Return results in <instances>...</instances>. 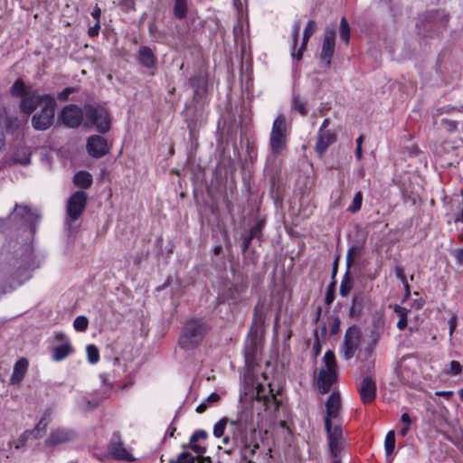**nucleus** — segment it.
I'll return each instance as SVG.
<instances>
[{
  "label": "nucleus",
  "mask_w": 463,
  "mask_h": 463,
  "mask_svg": "<svg viewBox=\"0 0 463 463\" xmlns=\"http://www.w3.org/2000/svg\"><path fill=\"white\" fill-rule=\"evenodd\" d=\"M228 422H230V420L224 417L214 424L213 435L216 438H221L223 436Z\"/></svg>",
  "instance_id": "obj_37"
},
{
  "label": "nucleus",
  "mask_w": 463,
  "mask_h": 463,
  "mask_svg": "<svg viewBox=\"0 0 463 463\" xmlns=\"http://www.w3.org/2000/svg\"><path fill=\"white\" fill-rule=\"evenodd\" d=\"M462 371L461 364L458 361H451L449 364V368L446 372L447 374L449 375H458Z\"/></svg>",
  "instance_id": "obj_43"
},
{
  "label": "nucleus",
  "mask_w": 463,
  "mask_h": 463,
  "mask_svg": "<svg viewBox=\"0 0 463 463\" xmlns=\"http://www.w3.org/2000/svg\"><path fill=\"white\" fill-rule=\"evenodd\" d=\"M287 146V123L285 117L280 114L273 121L269 137L270 150L274 155L280 154Z\"/></svg>",
  "instance_id": "obj_6"
},
{
  "label": "nucleus",
  "mask_w": 463,
  "mask_h": 463,
  "mask_svg": "<svg viewBox=\"0 0 463 463\" xmlns=\"http://www.w3.org/2000/svg\"><path fill=\"white\" fill-rule=\"evenodd\" d=\"M191 449L197 454V459H199L200 456H202L205 452V447L200 444L190 443Z\"/></svg>",
  "instance_id": "obj_46"
},
{
  "label": "nucleus",
  "mask_w": 463,
  "mask_h": 463,
  "mask_svg": "<svg viewBox=\"0 0 463 463\" xmlns=\"http://www.w3.org/2000/svg\"><path fill=\"white\" fill-rule=\"evenodd\" d=\"M89 325V321L86 317L79 316L73 321V327L76 331L84 332Z\"/></svg>",
  "instance_id": "obj_39"
},
{
  "label": "nucleus",
  "mask_w": 463,
  "mask_h": 463,
  "mask_svg": "<svg viewBox=\"0 0 463 463\" xmlns=\"http://www.w3.org/2000/svg\"><path fill=\"white\" fill-rule=\"evenodd\" d=\"M100 15L101 10L98 5H96L91 11V16L96 20V22H99Z\"/></svg>",
  "instance_id": "obj_52"
},
{
  "label": "nucleus",
  "mask_w": 463,
  "mask_h": 463,
  "mask_svg": "<svg viewBox=\"0 0 463 463\" xmlns=\"http://www.w3.org/2000/svg\"><path fill=\"white\" fill-rule=\"evenodd\" d=\"M291 108L293 110L298 111L302 116L307 115V102L301 100L298 95L293 94Z\"/></svg>",
  "instance_id": "obj_31"
},
{
  "label": "nucleus",
  "mask_w": 463,
  "mask_h": 463,
  "mask_svg": "<svg viewBox=\"0 0 463 463\" xmlns=\"http://www.w3.org/2000/svg\"><path fill=\"white\" fill-rule=\"evenodd\" d=\"M335 287V282H333L331 285H330V288H333ZM334 300V295L333 293L330 292V290L327 291L326 293V302L329 305L333 302Z\"/></svg>",
  "instance_id": "obj_57"
},
{
  "label": "nucleus",
  "mask_w": 463,
  "mask_h": 463,
  "mask_svg": "<svg viewBox=\"0 0 463 463\" xmlns=\"http://www.w3.org/2000/svg\"><path fill=\"white\" fill-rule=\"evenodd\" d=\"M87 205V194L83 191L75 192L68 200L66 206V231L69 237L74 236L78 225L74 222L81 216Z\"/></svg>",
  "instance_id": "obj_2"
},
{
  "label": "nucleus",
  "mask_w": 463,
  "mask_h": 463,
  "mask_svg": "<svg viewBox=\"0 0 463 463\" xmlns=\"http://www.w3.org/2000/svg\"><path fill=\"white\" fill-rule=\"evenodd\" d=\"M100 29L99 22H96L95 24L89 28L88 34L90 37H95L99 34Z\"/></svg>",
  "instance_id": "obj_49"
},
{
  "label": "nucleus",
  "mask_w": 463,
  "mask_h": 463,
  "mask_svg": "<svg viewBox=\"0 0 463 463\" xmlns=\"http://www.w3.org/2000/svg\"><path fill=\"white\" fill-rule=\"evenodd\" d=\"M57 108L56 101L52 96L43 98V105L40 111L32 117V126L35 130L44 131L50 128L54 121L55 110Z\"/></svg>",
  "instance_id": "obj_4"
},
{
  "label": "nucleus",
  "mask_w": 463,
  "mask_h": 463,
  "mask_svg": "<svg viewBox=\"0 0 463 463\" xmlns=\"http://www.w3.org/2000/svg\"><path fill=\"white\" fill-rule=\"evenodd\" d=\"M207 438V432L205 430H200L191 436L190 443L197 442L199 439H205Z\"/></svg>",
  "instance_id": "obj_45"
},
{
  "label": "nucleus",
  "mask_w": 463,
  "mask_h": 463,
  "mask_svg": "<svg viewBox=\"0 0 463 463\" xmlns=\"http://www.w3.org/2000/svg\"><path fill=\"white\" fill-rule=\"evenodd\" d=\"M230 425L239 432L248 428L254 430V412L253 410L246 404H241L235 419L230 420Z\"/></svg>",
  "instance_id": "obj_10"
},
{
  "label": "nucleus",
  "mask_w": 463,
  "mask_h": 463,
  "mask_svg": "<svg viewBox=\"0 0 463 463\" xmlns=\"http://www.w3.org/2000/svg\"><path fill=\"white\" fill-rule=\"evenodd\" d=\"M323 365L319 370L317 376V386L321 393L325 394L330 392L332 385L336 383L337 364L333 351L327 350L322 359Z\"/></svg>",
  "instance_id": "obj_3"
},
{
  "label": "nucleus",
  "mask_w": 463,
  "mask_h": 463,
  "mask_svg": "<svg viewBox=\"0 0 463 463\" xmlns=\"http://www.w3.org/2000/svg\"><path fill=\"white\" fill-rule=\"evenodd\" d=\"M361 342V331L356 326H350L345 335L344 342L340 347V354L345 360L354 357Z\"/></svg>",
  "instance_id": "obj_7"
},
{
  "label": "nucleus",
  "mask_w": 463,
  "mask_h": 463,
  "mask_svg": "<svg viewBox=\"0 0 463 463\" xmlns=\"http://www.w3.org/2000/svg\"><path fill=\"white\" fill-rule=\"evenodd\" d=\"M361 401L364 404L372 403L376 397V384L375 382L369 376L363 379L358 388Z\"/></svg>",
  "instance_id": "obj_19"
},
{
  "label": "nucleus",
  "mask_w": 463,
  "mask_h": 463,
  "mask_svg": "<svg viewBox=\"0 0 463 463\" xmlns=\"http://www.w3.org/2000/svg\"><path fill=\"white\" fill-rule=\"evenodd\" d=\"M75 91L74 88H65L63 90L58 93V99L60 101H66L69 99V96Z\"/></svg>",
  "instance_id": "obj_44"
},
{
  "label": "nucleus",
  "mask_w": 463,
  "mask_h": 463,
  "mask_svg": "<svg viewBox=\"0 0 463 463\" xmlns=\"http://www.w3.org/2000/svg\"><path fill=\"white\" fill-rule=\"evenodd\" d=\"M222 443L224 445L230 446V448L226 450L228 454H231L236 447H240L243 450L244 457L254 455L256 450L259 449V444L256 441H249L247 437H241L239 439L235 436L232 438L225 436L222 439Z\"/></svg>",
  "instance_id": "obj_11"
},
{
  "label": "nucleus",
  "mask_w": 463,
  "mask_h": 463,
  "mask_svg": "<svg viewBox=\"0 0 463 463\" xmlns=\"http://www.w3.org/2000/svg\"><path fill=\"white\" fill-rule=\"evenodd\" d=\"M29 362L24 357H21L15 362L10 377V383L12 385H19L21 383L26 374Z\"/></svg>",
  "instance_id": "obj_22"
},
{
  "label": "nucleus",
  "mask_w": 463,
  "mask_h": 463,
  "mask_svg": "<svg viewBox=\"0 0 463 463\" xmlns=\"http://www.w3.org/2000/svg\"><path fill=\"white\" fill-rule=\"evenodd\" d=\"M54 337H55V339H56V340H58V341H62V342H64V341L68 340V339L66 338L65 334H64V333H62V332H56V333H55V335H54Z\"/></svg>",
  "instance_id": "obj_61"
},
{
  "label": "nucleus",
  "mask_w": 463,
  "mask_h": 463,
  "mask_svg": "<svg viewBox=\"0 0 463 463\" xmlns=\"http://www.w3.org/2000/svg\"><path fill=\"white\" fill-rule=\"evenodd\" d=\"M336 141V134L331 130L317 132V140L316 143V152L319 156H323L328 146Z\"/></svg>",
  "instance_id": "obj_20"
},
{
  "label": "nucleus",
  "mask_w": 463,
  "mask_h": 463,
  "mask_svg": "<svg viewBox=\"0 0 463 463\" xmlns=\"http://www.w3.org/2000/svg\"><path fill=\"white\" fill-rule=\"evenodd\" d=\"M317 27V23L314 20H310L307 23L304 30L301 46L297 52H294V50L291 52V55L293 58L297 59L298 61H300L302 59L303 52L307 47V42L309 38L312 36V34L316 32Z\"/></svg>",
  "instance_id": "obj_23"
},
{
  "label": "nucleus",
  "mask_w": 463,
  "mask_h": 463,
  "mask_svg": "<svg viewBox=\"0 0 463 463\" xmlns=\"http://www.w3.org/2000/svg\"><path fill=\"white\" fill-rule=\"evenodd\" d=\"M300 29H301V23L299 20L296 21L293 24V30H292V43H291V52L294 50V52H297L296 51V48H297V44H298V36H299V33H300Z\"/></svg>",
  "instance_id": "obj_40"
},
{
  "label": "nucleus",
  "mask_w": 463,
  "mask_h": 463,
  "mask_svg": "<svg viewBox=\"0 0 463 463\" xmlns=\"http://www.w3.org/2000/svg\"><path fill=\"white\" fill-rule=\"evenodd\" d=\"M394 271H395V275H396L397 279L402 283H405L407 281V279L404 275V269L402 266H396Z\"/></svg>",
  "instance_id": "obj_47"
},
{
  "label": "nucleus",
  "mask_w": 463,
  "mask_h": 463,
  "mask_svg": "<svg viewBox=\"0 0 463 463\" xmlns=\"http://www.w3.org/2000/svg\"><path fill=\"white\" fill-rule=\"evenodd\" d=\"M458 265L463 266V248L457 249L452 252Z\"/></svg>",
  "instance_id": "obj_48"
},
{
  "label": "nucleus",
  "mask_w": 463,
  "mask_h": 463,
  "mask_svg": "<svg viewBox=\"0 0 463 463\" xmlns=\"http://www.w3.org/2000/svg\"><path fill=\"white\" fill-rule=\"evenodd\" d=\"M251 241H252V235H247V236L244 238V240H243V241H242V243H241V250H242L243 252H245V251L249 249V247H250V245Z\"/></svg>",
  "instance_id": "obj_50"
},
{
  "label": "nucleus",
  "mask_w": 463,
  "mask_h": 463,
  "mask_svg": "<svg viewBox=\"0 0 463 463\" xmlns=\"http://www.w3.org/2000/svg\"><path fill=\"white\" fill-rule=\"evenodd\" d=\"M109 451L112 457L118 460L134 461L135 458L131 453L124 447L118 433H113L109 444Z\"/></svg>",
  "instance_id": "obj_17"
},
{
  "label": "nucleus",
  "mask_w": 463,
  "mask_h": 463,
  "mask_svg": "<svg viewBox=\"0 0 463 463\" xmlns=\"http://www.w3.org/2000/svg\"><path fill=\"white\" fill-rule=\"evenodd\" d=\"M31 90H33L31 87L26 86L21 79L16 80L11 87L12 95L14 97H20L21 99L28 94Z\"/></svg>",
  "instance_id": "obj_30"
},
{
  "label": "nucleus",
  "mask_w": 463,
  "mask_h": 463,
  "mask_svg": "<svg viewBox=\"0 0 463 463\" xmlns=\"http://www.w3.org/2000/svg\"><path fill=\"white\" fill-rule=\"evenodd\" d=\"M76 437L77 433L71 429L57 428L51 431L49 437L45 439V445L47 447H55L72 441Z\"/></svg>",
  "instance_id": "obj_15"
},
{
  "label": "nucleus",
  "mask_w": 463,
  "mask_h": 463,
  "mask_svg": "<svg viewBox=\"0 0 463 463\" xmlns=\"http://www.w3.org/2000/svg\"><path fill=\"white\" fill-rule=\"evenodd\" d=\"M15 211L17 214L21 216L22 219H24L25 222L33 221V217L36 216V213L33 211L27 205H15Z\"/></svg>",
  "instance_id": "obj_32"
},
{
  "label": "nucleus",
  "mask_w": 463,
  "mask_h": 463,
  "mask_svg": "<svg viewBox=\"0 0 463 463\" xmlns=\"http://www.w3.org/2000/svg\"><path fill=\"white\" fill-rule=\"evenodd\" d=\"M329 124H330L329 118H325L318 130L327 131L326 128L329 126Z\"/></svg>",
  "instance_id": "obj_62"
},
{
  "label": "nucleus",
  "mask_w": 463,
  "mask_h": 463,
  "mask_svg": "<svg viewBox=\"0 0 463 463\" xmlns=\"http://www.w3.org/2000/svg\"><path fill=\"white\" fill-rule=\"evenodd\" d=\"M139 62L146 68H152L156 64L155 53L151 48L142 46L138 51Z\"/></svg>",
  "instance_id": "obj_27"
},
{
  "label": "nucleus",
  "mask_w": 463,
  "mask_h": 463,
  "mask_svg": "<svg viewBox=\"0 0 463 463\" xmlns=\"http://www.w3.org/2000/svg\"><path fill=\"white\" fill-rule=\"evenodd\" d=\"M437 396L444 397L446 399H450L453 396V392L451 391H438L435 392Z\"/></svg>",
  "instance_id": "obj_54"
},
{
  "label": "nucleus",
  "mask_w": 463,
  "mask_h": 463,
  "mask_svg": "<svg viewBox=\"0 0 463 463\" xmlns=\"http://www.w3.org/2000/svg\"><path fill=\"white\" fill-rule=\"evenodd\" d=\"M269 311L270 305L266 304L263 300H259L253 311V324L257 327L262 326Z\"/></svg>",
  "instance_id": "obj_24"
},
{
  "label": "nucleus",
  "mask_w": 463,
  "mask_h": 463,
  "mask_svg": "<svg viewBox=\"0 0 463 463\" xmlns=\"http://www.w3.org/2000/svg\"><path fill=\"white\" fill-rule=\"evenodd\" d=\"M362 201H363V195L361 192H358L355 194L352 205L349 206L348 210L351 213H355L361 209L362 206Z\"/></svg>",
  "instance_id": "obj_42"
},
{
  "label": "nucleus",
  "mask_w": 463,
  "mask_h": 463,
  "mask_svg": "<svg viewBox=\"0 0 463 463\" xmlns=\"http://www.w3.org/2000/svg\"><path fill=\"white\" fill-rule=\"evenodd\" d=\"M395 313L401 317H407V312L408 310L404 307H402L400 306H396L394 308Z\"/></svg>",
  "instance_id": "obj_51"
},
{
  "label": "nucleus",
  "mask_w": 463,
  "mask_h": 463,
  "mask_svg": "<svg viewBox=\"0 0 463 463\" xmlns=\"http://www.w3.org/2000/svg\"><path fill=\"white\" fill-rule=\"evenodd\" d=\"M47 413H44V415L42 417V419L37 423L35 429L32 431V433L34 434V436L37 438L41 435V432L44 431L48 425V420H47Z\"/></svg>",
  "instance_id": "obj_41"
},
{
  "label": "nucleus",
  "mask_w": 463,
  "mask_h": 463,
  "mask_svg": "<svg viewBox=\"0 0 463 463\" xmlns=\"http://www.w3.org/2000/svg\"><path fill=\"white\" fill-rule=\"evenodd\" d=\"M407 323H408L407 317H401L397 323V327L400 330H403L407 326Z\"/></svg>",
  "instance_id": "obj_58"
},
{
  "label": "nucleus",
  "mask_w": 463,
  "mask_h": 463,
  "mask_svg": "<svg viewBox=\"0 0 463 463\" xmlns=\"http://www.w3.org/2000/svg\"><path fill=\"white\" fill-rule=\"evenodd\" d=\"M219 399H220L219 394H218V393H216V392H213V393H211V394L208 396V398H207V402H218V401H219Z\"/></svg>",
  "instance_id": "obj_60"
},
{
  "label": "nucleus",
  "mask_w": 463,
  "mask_h": 463,
  "mask_svg": "<svg viewBox=\"0 0 463 463\" xmlns=\"http://www.w3.org/2000/svg\"><path fill=\"white\" fill-rule=\"evenodd\" d=\"M256 400L262 402L264 410L269 414H274L279 408L281 401L278 400L270 388V384L265 387L262 384H258L256 387Z\"/></svg>",
  "instance_id": "obj_9"
},
{
  "label": "nucleus",
  "mask_w": 463,
  "mask_h": 463,
  "mask_svg": "<svg viewBox=\"0 0 463 463\" xmlns=\"http://www.w3.org/2000/svg\"><path fill=\"white\" fill-rule=\"evenodd\" d=\"M28 278L29 274L25 268L14 269L10 265L0 267V285L2 286L3 293L14 289L28 279Z\"/></svg>",
  "instance_id": "obj_5"
},
{
  "label": "nucleus",
  "mask_w": 463,
  "mask_h": 463,
  "mask_svg": "<svg viewBox=\"0 0 463 463\" xmlns=\"http://www.w3.org/2000/svg\"><path fill=\"white\" fill-rule=\"evenodd\" d=\"M88 361L94 364L99 360V351L95 345H88L86 347Z\"/></svg>",
  "instance_id": "obj_35"
},
{
  "label": "nucleus",
  "mask_w": 463,
  "mask_h": 463,
  "mask_svg": "<svg viewBox=\"0 0 463 463\" xmlns=\"http://www.w3.org/2000/svg\"><path fill=\"white\" fill-rule=\"evenodd\" d=\"M355 157L358 161H360L363 157V148L362 147H359V146H356L355 148Z\"/></svg>",
  "instance_id": "obj_63"
},
{
  "label": "nucleus",
  "mask_w": 463,
  "mask_h": 463,
  "mask_svg": "<svg viewBox=\"0 0 463 463\" xmlns=\"http://www.w3.org/2000/svg\"><path fill=\"white\" fill-rule=\"evenodd\" d=\"M335 33L334 30L327 29L325 31V36L322 43V51L320 59L326 63V67L331 65V61L335 53Z\"/></svg>",
  "instance_id": "obj_18"
},
{
  "label": "nucleus",
  "mask_w": 463,
  "mask_h": 463,
  "mask_svg": "<svg viewBox=\"0 0 463 463\" xmlns=\"http://www.w3.org/2000/svg\"><path fill=\"white\" fill-rule=\"evenodd\" d=\"M73 183L80 188H88L92 184V176L86 171H79L74 175Z\"/></svg>",
  "instance_id": "obj_28"
},
{
  "label": "nucleus",
  "mask_w": 463,
  "mask_h": 463,
  "mask_svg": "<svg viewBox=\"0 0 463 463\" xmlns=\"http://www.w3.org/2000/svg\"><path fill=\"white\" fill-rule=\"evenodd\" d=\"M87 118L99 133L105 134L110 128V116L105 108L90 106L87 109Z\"/></svg>",
  "instance_id": "obj_8"
},
{
  "label": "nucleus",
  "mask_w": 463,
  "mask_h": 463,
  "mask_svg": "<svg viewBox=\"0 0 463 463\" xmlns=\"http://www.w3.org/2000/svg\"><path fill=\"white\" fill-rule=\"evenodd\" d=\"M87 151L94 158H99L107 155L109 151V146L106 138L92 135L87 140Z\"/></svg>",
  "instance_id": "obj_16"
},
{
  "label": "nucleus",
  "mask_w": 463,
  "mask_h": 463,
  "mask_svg": "<svg viewBox=\"0 0 463 463\" xmlns=\"http://www.w3.org/2000/svg\"><path fill=\"white\" fill-rule=\"evenodd\" d=\"M60 118L66 127L75 128L80 125L83 113L80 108L71 104L61 109Z\"/></svg>",
  "instance_id": "obj_13"
},
{
  "label": "nucleus",
  "mask_w": 463,
  "mask_h": 463,
  "mask_svg": "<svg viewBox=\"0 0 463 463\" xmlns=\"http://www.w3.org/2000/svg\"><path fill=\"white\" fill-rule=\"evenodd\" d=\"M187 12V5L186 0H175L174 14L175 16L178 19H183L185 17Z\"/></svg>",
  "instance_id": "obj_33"
},
{
  "label": "nucleus",
  "mask_w": 463,
  "mask_h": 463,
  "mask_svg": "<svg viewBox=\"0 0 463 463\" xmlns=\"http://www.w3.org/2000/svg\"><path fill=\"white\" fill-rule=\"evenodd\" d=\"M364 309V298L363 296L354 295L352 300V306L349 310L350 317H359Z\"/></svg>",
  "instance_id": "obj_29"
},
{
  "label": "nucleus",
  "mask_w": 463,
  "mask_h": 463,
  "mask_svg": "<svg viewBox=\"0 0 463 463\" xmlns=\"http://www.w3.org/2000/svg\"><path fill=\"white\" fill-rule=\"evenodd\" d=\"M395 448V433L393 430H390L384 439V449L386 456H390Z\"/></svg>",
  "instance_id": "obj_34"
},
{
  "label": "nucleus",
  "mask_w": 463,
  "mask_h": 463,
  "mask_svg": "<svg viewBox=\"0 0 463 463\" xmlns=\"http://www.w3.org/2000/svg\"><path fill=\"white\" fill-rule=\"evenodd\" d=\"M325 428L327 433L329 449L333 456H336L342 449L343 430L340 425L332 426L329 419H325Z\"/></svg>",
  "instance_id": "obj_12"
},
{
  "label": "nucleus",
  "mask_w": 463,
  "mask_h": 463,
  "mask_svg": "<svg viewBox=\"0 0 463 463\" xmlns=\"http://www.w3.org/2000/svg\"><path fill=\"white\" fill-rule=\"evenodd\" d=\"M74 352V349L70 340L64 341L61 345H56L52 351V359L54 362H60L64 360L70 354Z\"/></svg>",
  "instance_id": "obj_26"
},
{
  "label": "nucleus",
  "mask_w": 463,
  "mask_h": 463,
  "mask_svg": "<svg viewBox=\"0 0 463 463\" xmlns=\"http://www.w3.org/2000/svg\"><path fill=\"white\" fill-rule=\"evenodd\" d=\"M46 96L51 95L39 94L36 90H31L28 94L21 99L19 105L21 112L25 115L32 114L37 109V107H42L43 105V98Z\"/></svg>",
  "instance_id": "obj_14"
},
{
  "label": "nucleus",
  "mask_w": 463,
  "mask_h": 463,
  "mask_svg": "<svg viewBox=\"0 0 463 463\" xmlns=\"http://www.w3.org/2000/svg\"><path fill=\"white\" fill-rule=\"evenodd\" d=\"M196 460H198L197 457L189 451H184L179 454L176 459H172L170 463H195Z\"/></svg>",
  "instance_id": "obj_36"
},
{
  "label": "nucleus",
  "mask_w": 463,
  "mask_h": 463,
  "mask_svg": "<svg viewBox=\"0 0 463 463\" xmlns=\"http://www.w3.org/2000/svg\"><path fill=\"white\" fill-rule=\"evenodd\" d=\"M101 402H102V400L100 398H95V399H93V401H89L88 408L89 409L96 408L101 403Z\"/></svg>",
  "instance_id": "obj_55"
},
{
  "label": "nucleus",
  "mask_w": 463,
  "mask_h": 463,
  "mask_svg": "<svg viewBox=\"0 0 463 463\" xmlns=\"http://www.w3.org/2000/svg\"><path fill=\"white\" fill-rule=\"evenodd\" d=\"M209 326L201 318H192L184 325L178 345L184 351H193L198 348L209 332Z\"/></svg>",
  "instance_id": "obj_1"
},
{
  "label": "nucleus",
  "mask_w": 463,
  "mask_h": 463,
  "mask_svg": "<svg viewBox=\"0 0 463 463\" xmlns=\"http://www.w3.org/2000/svg\"><path fill=\"white\" fill-rule=\"evenodd\" d=\"M449 335H452L453 333H454V330L457 326V318L456 317H452L449 318Z\"/></svg>",
  "instance_id": "obj_53"
},
{
  "label": "nucleus",
  "mask_w": 463,
  "mask_h": 463,
  "mask_svg": "<svg viewBox=\"0 0 463 463\" xmlns=\"http://www.w3.org/2000/svg\"><path fill=\"white\" fill-rule=\"evenodd\" d=\"M340 319L338 317H335L333 326L331 328L332 335H335L339 330Z\"/></svg>",
  "instance_id": "obj_56"
},
{
  "label": "nucleus",
  "mask_w": 463,
  "mask_h": 463,
  "mask_svg": "<svg viewBox=\"0 0 463 463\" xmlns=\"http://www.w3.org/2000/svg\"><path fill=\"white\" fill-rule=\"evenodd\" d=\"M214 255H219L222 251V246L221 244L215 245L213 248Z\"/></svg>",
  "instance_id": "obj_64"
},
{
  "label": "nucleus",
  "mask_w": 463,
  "mask_h": 463,
  "mask_svg": "<svg viewBox=\"0 0 463 463\" xmlns=\"http://www.w3.org/2000/svg\"><path fill=\"white\" fill-rule=\"evenodd\" d=\"M354 252L358 253L359 249L356 247H352L348 250L347 254H346L347 270L345 271V273L343 277V279L340 284V288H339V293L342 297H346L350 293V291L353 288V281H352V279L350 276L349 268H350V263H351V260L353 258V253H354Z\"/></svg>",
  "instance_id": "obj_21"
},
{
  "label": "nucleus",
  "mask_w": 463,
  "mask_h": 463,
  "mask_svg": "<svg viewBox=\"0 0 463 463\" xmlns=\"http://www.w3.org/2000/svg\"><path fill=\"white\" fill-rule=\"evenodd\" d=\"M341 407V399L338 393H332L327 402H326V419L332 420L337 418Z\"/></svg>",
  "instance_id": "obj_25"
},
{
  "label": "nucleus",
  "mask_w": 463,
  "mask_h": 463,
  "mask_svg": "<svg viewBox=\"0 0 463 463\" xmlns=\"http://www.w3.org/2000/svg\"><path fill=\"white\" fill-rule=\"evenodd\" d=\"M401 420L403 423L407 424V426H410L411 423V417L408 413L404 412L402 414Z\"/></svg>",
  "instance_id": "obj_59"
},
{
  "label": "nucleus",
  "mask_w": 463,
  "mask_h": 463,
  "mask_svg": "<svg viewBox=\"0 0 463 463\" xmlns=\"http://www.w3.org/2000/svg\"><path fill=\"white\" fill-rule=\"evenodd\" d=\"M339 34H340V38L345 41L346 43H349V39H350V28H349V25L346 22V19L345 17H343L341 19V23H340V28H339Z\"/></svg>",
  "instance_id": "obj_38"
}]
</instances>
